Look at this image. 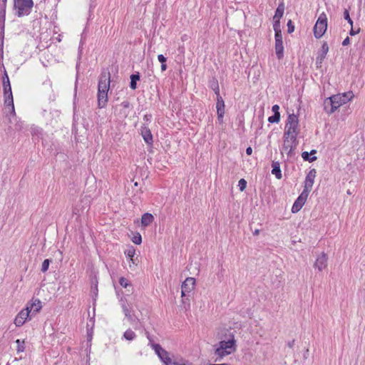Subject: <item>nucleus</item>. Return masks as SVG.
<instances>
[{
	"instance_id": "nucleus-1",
	"label": "nucleus",
	"mask_w": 365,
	"mask_h": 365,
	"mask_svg": "<svg viewBox=\"0 0 365 365\" xmlns=\"http://www.w3.org/2000/svg\"><path fill=\"white\" fill-rule=\"evenodd\" d=\"M354 96L353 92L349 91L327 98L323 103L324 110L327 113L331 114L339 107L350 101Z\"/></svg>"
},
{
	"instance_id": "nucleus-2",
	"label": "nucleus",
	"mask_w": 365,
	"mask_h": 365,
	"mask_svg": "<svg viewBox=\"0 0 365 365\" xmlns=\"http://www.w3.org/2000/svg\"><path fill=\"white\" fill-rule=\"evenodd\" d=\"M110 84V72L107 69H104L101 73L98 86V105L101 108H105L107 104Z\"/></svg>"
},
{
	"instance_id": "nucleus-3",
	"label": "nucleus",
	"mask_w": 365,
	"mask_h": 365,
	"mask_svg": "<svg viewBox=\"0 0 365 365\" xmlns=\"http://www.w3.org/2000/svg\"><path fill=\"white\" fill-rule=\"evenodd\" d=\"M235 341L232 338L227 341H221L216 344L215 346V355L216 356V360H220L224 356L232 353L235 350Z\"/></svg>"
},
{
	"instance_id": "nucleus-4",
	"label": "nucleus",
	"mask_w": 365,
	"mask_h": 365,
	"mask_svg": "<svg viewBox=\"0 0 365 365\" xmlns=\"http://www.w3.org/2000/svg\"><path fill=\"white\" fill-rule=\"evenodd\" d=\"M2 81L4 95V103L6 106L11 107V112L14 113V115H15V109L11 83L9 76L6 71H4V73L2 77Z\"/></svg>"
},
{
	"instance_id": "nucleus-5",
	"label": "nucleus",
	"mask_w": 365,
	"mask_h": 365,
	"mask_svg": "<svg viewBox=\"0 0 365 365\" xmlns=\"http://www.w3.org/2000/svg\"><path fill=\"white\" fill-rule=\"evenodd\" d=\"M33 6V0H14V9L19 17L29 15Z\"/></svg>"
},
{
	"instance_id": "nucleus-6",
	"label": "nucleus",
	"mask_w": 365,
	"mask_h": 365,
	"mask_svg": "<svg viewBox=\"0 0 365 365\" xmlns=\"http://www.w3.org/2000/svg\"><path fill=\"white\" fill-rule=\"evenodd\" d=\"M299 133V119L295 114H289L285 125V135L297 138Z\"/></svg>"
},
{
	"instance_id": "nucleus-7",
	"label": "nucleus",
	"mask_w": 365,
	"mask_h": 365,
	"mask_svg": "<svg viewBox=\"0 0 365 365\" xmlns=\"http://www.w3.org/2000/svg\"><path fill=\"white\" fill-rule=\"evenodd\" d=\"M327 29V18L325 14H321L314 26V35L317 38H320Z\"/></svg>"
},
{
	"instance_id": "nucleus-8",
	"label": "nucleus",
	"mask_w": 365,
	"mask_h": 365,
	"mask_svg": "<svg viewBox=\"0 0 365 365\" xmlns=\"http://www.w3.org/2000/svg\"><path fill=\"white\" fill-rule=\"evenodd\" d=\"M297 145V138L284 135V143L282 145V153H286L289 157L294 154L293 151Z\"/></svg>"
},
{
	"instance_id": "nucleus-9",
	"label": "nucleus",
	"mask_w": 365,
	"mask_h": 365,
	"mask_svg": "<svg viewBox=\"0 0 365 365\" xmlns=\"http://www.w3.org/2000/svg\"><path fill=\"white\" fill-rule=\"evenodd\" d=\"M150 345L155 354L165 365H179L176 362L173 361L172 359L169 356L168 352L163 349L160 344H151Z\"/></svg>"
},
{
	"instance_id": "nucleus-10",
	"label": "nucleus",
	"mask_w": 365,
	"mask_h": 365,
	"mask_svg": "<svg viewBox=\"0 0 365 365\" xmlns=\"http://www.w3.org/2000/svg\"><path fill=\"white\" fill-rule=\"evenodd\" d=\"M317 171L315 169H312L309 171L307 173L305 180H304V186L303 192H305L308 194L311 192L314 182V179L316 178Z\"/></svg>"
},
{
	"instance_id": "nucleus-11",
	"label": "nucleus",
	"mask_w": 365,
	"mask_h": 365,
	"mask_svg": "<svg viewBox=\"0 0 365 365\" xmlns=\"http://www.w3.org/2000/svg\"><path fill=\"white\" fill-rule=\"evenodd\" d=\"M195 284V279L193 277H187L182 282L181 286V295L182 297H185L187 294L191 292L194 289Z\"/></svg>"
},
{
	"instance_id": "nucleus-12",
	"label": "nucleus",
	"mask_w": 365,
	"mask_h": 365,
	"mask_svg": "<svg viewBox=\"0 0 365 365\" xmlns=\"http://www.w3.org/2000/svg\"><path fill=\"white\" fill-rule=\"evenodd\" d=\"M275 38V52L278 59H281L284 56V46L282 41V34H278L274 35Z\"/></svg>"
},
{
	"instance_id": "nucleus-13",
	"label": "nucleus",
	"mask_w": 365,
	"mask_h": 365,
	"mask_svg": "<svg viewBox=\"0 0 365 365\" xmlns=\"http://www.w3.org/2000/svg\"><path fill=\"white\" fill-rule=\"evenodd\" d=\"M328 257L324 252L321 253L316 259L314 264V268L317 269L319 272H322L327 267Z\"/></svg>"
},
{
	"instance_id": "nucleus-14",
	"label": "nucleus",
	"mask_w": 365,
	"mask_h": 365,
	"mask_svg": "<svg viewBox=\"0 0 365 365\" xmlns=\"http://www.w3.org/2000/svg\"><path fill=\"white\" fill-rule=\"evenodd\" d=\"M31 310H29L28 309H22L16 317L14 319V324L16 327H21L22 326L27 318L31 316Z\"/></svg>"
},
{
	"instance_id": "nucleus-15",
	"label": "nucleus",
	"mask_w": 365,
	"mask_h": 365,
	"mask_svg": "<svg viewBox=\"0 0 365 365\" xmlns=\"http://www.w3.org/2000/svg\"><path fill=\"white\" fill-rule=\"evenodd\" d=\"M140 134L148 145H152L153 143V135L148 126L145 124H143L140 128Z\"/></svg>"
},
{
	"instance_id": "nucleus-16",
	"label": "nucleus",
	"mask_w": 365,
	"mask_h": 365,
	"mask_svg": "<svg viewBox=\"0 0 365 365\" xmlns=\"http://www.w3.org/2000/svg\"><path fill=\"white\" fill-rule=\"evenodd\" d=\"M26 309L31 310V316L38 313L41 309V302L38 299H33L31 303L27 304Z\"/></svg>"
},
{
	"instance_id": "nucleus-17",
	"label": "nucleus",
	"mask_w": 365,
	"mask_h": 365,
	"mask_svg": "<svg viewBox=\"0 0 365 365\" xmlns=\"http://www.w3.org/2000/svg\"><path fill=\"white\" fill-rule=\"evenodd\" d=\"M123 312L125 316V317L128 319V320L131 323L133 324L135 320L137 319V317L134 314L133 310L132 307L130 305H126L125 304H122Z\"/></svg>"
},
{
	"instance_id": "nucleus-18",
	"label": "nucleus",
	"mask_w": 365,
	"mask_h": 365,
	"mask_svg": "<svg viewBox=\"0 0 365 365\" xmlns=\"http://www.w3.org/2000/svg\"><path fill=\"white\" fill-rule=\"evenodd\" d=\"M217 118L222 120L225 113V103L221 96H217V101L216 103Z\"/></svg>"
},
{
	"instance_id": "nucleus-19",
	"label": "nucleus",
	"mask_w": 365,
	"mask_h": 365,
	"mask_svg": "<svg viewBox=\"0 0 365 365\" xmlns=\"http://www.w3.org/2000/svg\"><path fill=\"white\" fill-rule=\"evenodd\" d=\"M328 51L329 46L326 42H324L322 46V48L319 53L318 56L317 57V63H322V62L325 58Z\"/></svg>"
},
{
	"instance_id": "nucleus-20",
	"label": "nucleus",
	"mask_w": 365,
	"mask_h": 365,
	"mask_svg": "<svg viewBox=\"0 0 365 365\" xmlns=\"http://www.w3.org/2000/svg\"><path fill=\"white\" fill-rule=\"evenodd\" d=\"M272 174L275 175L276 178L280 180L282 178L280 169V164L277 161H273L272 163Z\"/></svg>"
},
{
	"instance_id": "nucleus-21",
	"label": "nucleus",
	"mask_w": 365,
	"mask_h": 365,
	"mask_svg": "<svg viewBox=\"0 0 365 365\" xmlns=\"http://www.w3.org/2000/svg\"><path fill=\"white\" fill-rule=\"evenodd\" d=\"M154 220V217L152 214L146 212L142 215L141 217V224L144 227H147L150 225Z\"/></svg>"
},
{
	"instance_id": "nucleus-22",
	"label": "nucleus",
	"mask_w": 365,
	"mask_h": 365,
	"mask_svg": "<svg viewBox=\"0 0 365 365\" xmlns=\"http://www.w3.org/2000/svg\"><path fill=\"white\" fill-rule=\"evenodd\" d=\"M315 153H316L315 150H312L310 153L304 151L302 153V157L304 160L309 161V163H312L317 160L316 156H311L312 155H314Z\"/></svg>"
},
{
	"instance_id": "nucleus-23",
	"label": "nucleus",
	"mask_w": 365,
	"mask_h": 365,
	"mask_svg": "<svg viewBox=\"0 0 365 365\" xmlns=\"http://www.w3.org/2000/svg\"><path fill=\"white\" fill-rule=\"evenodd\" d=\"M10 110H11V109L10 108ZM11 114L12 115V118H9V123H13L14 121H15V130H21L24 128V123L21 120H17V118L15 115H14V113H12V112L11 111Z\"/></svg>"
},
{
	"instance_id": "nucleus-24",
	"label": "nucleus",
	"mask_w": 365,
	"mask_h": 365,
	"mask_svg": "<svg viewBox=\"0 0 365 365\" xmlns=\"http://www.w3.org/2000/svg\"><path fill=\"white\" fill-rule=\"evenodd\" d=\"M119 106L122 108L120 110V114L123 118H126L129 114L128 110L130 106V103L128 101H124Z\"/></svg>"
},
{
	"instance_id": "nucleus-25",
	"label": "nucleus",
	"mask_w": 365,
	"mask_h": 365,
	"mask_svg": "<svg viewBox=\"0 0 365 365\" xmlns=\"http://www.w3.org/2000/svg\"><path fill=\"white\" fill-rule=\"evenodd\" d=\"M284 11V6L283 4H280L275 11L274 16L273 17L274 20L280 21V19L282 17Z\"/></svg>"
},
{
	"instance_id": "nucleus-26",
	"label": "nucleus",
	"mask_w": 365,
	"mask_h": 365,
	"mask_svg": "<svg viewBox=\"0 0 365 365\" xmlns=\"http://www.w3.org/2000/svg\"><path fill=\"white\" fill-rule=\"evenodd\" d=\"M123 338L128 341H133L136 338V334L132 329H128L124 332Z\"/></svg>"
},
{
	"instance_id": "nucleus-27",
	"label": "nucleus",
	"mask_w": 365,
	"mask_h": 365,
	"mask_svg": "<svg viewBox=\"0 0 365 365\" xmlns=\"http://www.w3.org/2000/svg\"><path fill=\"white\" fill-rule=\"evenodd\" d=\"M140 80V75L138 73L137 74H132L130 76V87L131 89L135 90L137 88V81Z\"/></svg>"
},
{
	"instance_id": "nucleus-28",
	"label": "nucleus",
	"mask_w": 365,
	"mask_h": 365,
	"mask_svg": "<svg viewBox=\"0 0 365 365\" xmlns=\"http://www.w3.org/2000/svg\"><path fill=\"white\" fill-rule=\"evenodd\" d=\"M308 196V193L302 191L299 196L297 197V199L295 200V202L302 207L304 205L305 202L307 201Z\"/></svg>"
},
{
	"instance_id": "nucleus-29",
	"label": "nucleus",
	"mask_w": 365,
	"mask_h": 365,
	"mask_svg": "<svg viewBox=\"0 0 365 365\" xmlns=\"http://www.w3.org/2000/svg\"><path fill=\"white\" fill-rule=\"evenodd\" d=\"M119 283L122 287H123L125 288H129L128 289V292H132V290H133L132 284L130 283V282L127 279H125V277H120L119 279Z\"/></svg>"
},
{
	"instance_id": "nucleus-30",
	"label": "nucleus",
	"mask_w": 365,
	"mask_h": 365,
	"mask_svg": "<svg viewBox=\"0 0 365 365\" xmlns=\"http://www.w3.org/2000/svg\"><path fill=\"white\" fill-rule=\"evenodd\" d=\"M273 29L275 34H282L280 29V21L274 20Z\"/></svg>"
},
{
	"instance_id": "nucleus-31",
	"label": "nucleus",
	"mask_w": 365,
	"mask_h": 365,
	"mask_svg": "<svg viewBox=\"0 0 365 365\" xmlns=\"http://www.w3.org/2000/svg\"><path fill=\"white\" fill-rule=\"evenodd\" d=\"M280 120V113L273 114L268 118V121L271 123H278Z\"/></svg>"
},
{
	"instance_id": "nucleus-32",
	"label": "nucleus",
	"mask_w": 365,
	"mask_h": 365,
	"mask_svg": "<svg viewBox=\"0 0 365 365\" xmlns=\"http://www.w3.org/2000/svg\"><path fill=\"white\" fill-rule=\"evenodd\" d=\"M16 343L17 344V352H23L25 349L24 341H21L20 339H17Z\"/></svg>"
},
{
	"instance_id": "nucleus-33",
	"label": "nucleus",
	"mask_w": 365,
	"mask_h": 365,
	"mask_svg": "<svg viewBox=\"0 0 365 365\" xmlns=\"http://www.w3.org/2000/svg\"><path fill=\"white\" fill-rule=\"evenodd\" d=\"M51 262V259H46L43 260L41 266V272H46L48 269V267Z\"/></svg>"
},
{
	"instance_id": "nucleus-34",
	"label": "nucleus",
	"mask_w": 365,
	"mask_h": 365,
	"mask_svg": "<svg viewBox=\"0 0 365 365\" xmlns=\"http://www.w3.org/2000/svg\"><path fill=\"white\" fill-rule=\"evenodd\" d=\"M7 0H0V14L6 15V6Z\"/></svg>"
},
{
	"instance_id": "nucleus-35",
	"label": "nucleus",
	"mask_w": 365,
	"mask_h": 365,
	"mask_svg": "<svg viewBox=\"0 0 365 365\" xmlns=\"http://www.w3.org/2000/svg\"><path fill=\"white\" fill-rule=\"evenodd\" d=\"M5 18L6 15L0 14V29L1 30V33H4V26H5Z\"/></svg>"
},
{
	"instance_id": "nucleus-36",
	"label": "nucleus",
	"mask_w": 365,
	"mask_h": 365,
	"mask_svg": "<svg viewBox=\"0 0 365 365\" xmlns=\"http://www.w3.org/2000/svg\"><path fill=\"white\" fill-rule=\"evenodd\" d=\"M238 187L240 191H243L247 187V181L245 179H240L238 182Z\"/></svg>"
},
{
	"instance_id": "nucleus-37",
	"label": "nucleus",
	"mask_w": 365,
	"mask_h": 365,
	"mask_svg": "<svg viewBox=\"0 0 365 365\" xmlns=\"http://www.w3.org/2000/svg\"><path fill=\"white\" fill-rule=\"evenodd\" d=\"M135 251L134 249H129L125 252V255L128 258H129L130 261H133V259L134 257Z\"/></svg>"
},
{
	"instance_id": "nucleus-38",
	"label": "nucleus",
	"mask_w": 365,
	"mask_h": 365,
	"mask_svg": "<svg viewBox=\"0 0 365 365\" xmlns=\"http://www.w3.org/2000/svg\"><path fill=\"white\" fill-rule=\"evenodd\" d=\"M344 19L348 21V23L350 24L351 26H353V21L350 18L349 12L347 9H345L344 12Z\"/></svg>"
},
{
	"instance_id": "nucleus-39",
	"label": "nucleus",
	"mask_w": 365,
	"mask_h": 365,
	"mask_svg": "<svg viewBox=\"0 0 365 365\" xmlns=\"http://www.w3.org/2000/svg\"><path fill=\"white\" fill-rule=\"evenodd\" d=\"M287 32L289 34H292L294 31V26L292 21V20H289L287 22Z\"/></svg>"
},
{
	"instance_id": "nucleus-40",
	"label": "nucleus",
	"mask_w": 365,
	"mask_h": 365,
	"mask_svg": "<svg viewBox=\"0 0 365 365\" xmlns=\"http://www.w3.org/2000/svg\"><path fill=\"white\" fill-rule=\"evenodd\" d=\"M152 120V115L151 114H145L143 116V124H145L148 126V124Z\"/></svg>"
},
{
	"instance_id": "nucleus-41",
	"label": "nucleus",
	"mask_w": 365,
	"mask_h": 365,
	"mask_svg": "<svg viewBox=\"0 0 365 365\" xmlns=\"http://www.w3.org/2000/svg\"><path fill=\"white\" fill-rule=\"evenodd\" d=\"M302 207L300 205H299L296 202H294V203L292 207V211L293 213L297 212L302 209Z\"/></svg>"
},
{
	"instance_id": "nucleus-42",
	"label": "nucleus",
	"mask_w": 365,
	"mask_h": 365,
	"mask_svg": "<svg viewBox=\"0 0 365 365\" xmlns=\"http://www.w3.org/2000/svg\"><path fill=\"white\" fill-rule=\"evenodd\" d=\"M132 240L133 243L136 245H140L142 242L141 235L140 234H138V235L134 236Z\"/></svg>"
},
{
	"instance_id": "nucleus-43",
	"label": "nucleus",
	"mask_w": 365,
	"mask_h": 365,
	"mask_svg": "<svg viewBox=\"0 0 365 365\" xmlns=\"http://www.w3.org/2000/svg\"><path fill=\"white\" fill-rule=\"evenodd\" d=\"M158 60L161 63H164L166 62L167 61V58L163 55V54H159L158 56Z\"/></svg>"
},
{
	"instance_id": "nucleus-44",
	"label": "nucleus",
	"mask_w": 365,
	"mask_h": 365,
	"mask_svg": "<svg viewBox=\"0 0 365 365\" xmlns=\"http://www.w3.org/2000/svg\"><path fill=\"white\" fill-rule=\"evenodd\" d=\"M360 31V29H357V30H354V28H353V26H351V30L349 31V34L351 36H354L356 35V34L359 33Z\"/></svg>"
},
{
	"instance_id": "nucleus-45",
	"label": "nucleus",
	"mask_w": 365,
	"mask_h": 365,
	"mask_svg": "<svg viewBox=\"0 0 365 365\" xmlns=\"http://www.w3.org/2000/svg\"><path fill=\"white\" fill-rule=\"evenodd\" d=\"M279 106L278 105H274L272 108V110L274 113V114L279 113Z\"/></svg>"
},
{
	"instance_id": "nucleus-46",
	"label": "nucleus",
	"mask_w": 365,
	"mask_h": 365,
	"mask_svg": "<svg viewBox=\"0 0 365 365\" xmlns=\"http://www.w3.org/2000/svg\"><path fill=\"white\" fill-rule=\"evenodd\" d=\"M294 340L289 341L287 343V345L289 348L292 349L294 345Z\"/></svg>"
},
{
	"instance_id": "nucleus-47",
	"label": "nucleus",
	"mask_w": 365,
	"mask_h": 365,
	"mask_svg": "<svg viewBox=\"0 0 365 365\" xmlns=\"http://www.w3.org/2000/svg\"><path fill=\"white\" fill-rule=\"evenodd\" d=\"M349 43H350V39H349V37H346V38L343 41V42H342V45L345 46L349 45Z\"/></svg>"
},
{
	"instance_id": "nucleus-48",
	"label": "nucleus",
	"mask_w": 365,
	"mask_h": 365,
	"mask_svg": "<svg viewBox=\"0 0 365 365\" xmlns=\"http://www.w3.org/2000/svg\"><path fill=\"white\" fill-rule=\"evenodd\" d=\"M246 153H247V155H252V148L251 147H248V148H247V149H246Z\"/></svg>"
},
{
	"instance_id": "nucleus-49",
	"label": "nucleus",
	"mask_w": 365,
	"mask_h": 365,
	"mask_svg": "<svg viewBox=\"0 0 365 365\" xmlns=\"http://www.w3.org/2000/svg\"><path fill=\"white\" fill-rule=\"evenodd\" d=\"M167 69V65L165 63H161V71H165Z\"/></svg>"
},
{
	"instance_id": "nucleus-50",
	"label": "nucleus",
	"mask_w": 365,
	"mask_h": 365,
	"mask_svg": "<svg viewBox=\"0 0 365 365\" xmlns=\"http://www.w3.org/2000/svg\"><path fill=\"white\" fill-rule=\"evenodd\" d=\"M145 334H146V336H147V338L149 339L150 342H151V341H152V339H151V338H150V336L149 333H148V331H146V332H145Z\"/></svg>"
},
{
	"instance_id": "nucleus-51",
	"label": "nucleus",
	"mask_w": 365,
	"mask_h": 365,
	"mask_svg": "<svg viewBox=\"0 0 365 365\" xmlns=\"http://www.w3.org/2000/svg\"><path fill=\"white\" fill-rule=\"evenodd\" d=\"M259 230H255L254 231V232H253V235H259Z\"/></svg>"
},
{
	"instance_id": "nucleus-52",
	"label": "nucleus",
	"mask_w": 365,
	"mask_h": 365,
	"mask_svg": "<svg viewBox=\"0 0 365 365\" xmlns=\"http://www.w3.org/2000/svg\"><path fill=\"white\" fill-rule=\"evenodd\" d=\"M209 365H230L229 364H209Z\"/></svg>"
},
{
	"instance_id": "nucleus-53",
	"label": "nucleus",
	"mask_w": 365,
	"mask_h": 365,
	"mask_svg": "<svg viewBox=\"0 0 365 365\" xmlns=\"http://www.w3.org/2000/svg\"><path fill=\"white\" fill-rule=\"evenodd\" d=\"M131 264H135L134 262V260L133 259V261H130Z\"/></svg>"
}]
</instances>
